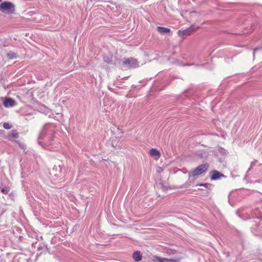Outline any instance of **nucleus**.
<instances>
[{"label":"nucleus","instance_id":"obj_1","mask_svg":"<svg viewBox=\"0 0 262 262\" xmlns=\"http://www.w3.org/2000/svg\"><path fill=\"white\" fill-rule=\"evenodd\" d=\"M15 6L10 2H4L0 5V11L8 14H12L14 12Z\"/></svg>","mask_w":262,"mask_h":262},{"label":"nucleus","instance_id":"obj_2","mask_svg":"<svg viewBox=\"0 0 262 262\" xmlns=\"http://www.w3.org/2000/svg\"><path fill=\"white\" fill-rule=\"evenodd\" d=\"M208 166V165L207 164H203L199 165L195 169L192 171L191 173H190L189 174V177H194L201 174L207 170Z\"/></svg>","mask_w":262,"mask_h":262},{"label":"nucleus","instance_id":"obj_3","mask_svg":"<svg viewBox=\"0 0 262 262\" xmlns=\"http://www.w3.org/2000/svg\"><path fill=\"white\" fill-rule=\"evenodd\" d=\"M122 64L127 65L129 68H136L139 67V62L135 58H124Z\"/></svg>","mask_w":262,"mask_h":262},{"label":"nucleus","instance_id":"obj_4","mask_svg":"<svg viewBox=\"0 0 262 262\" xmlns=\"http://www.w3.org/2000/svg\"><path fill=\"white\" fill-rule=\"evenodd\" d=\"M210 173H211L210 178H211V180H216L219 179L221 177H225V176L223 173L220 172L219 171H218L217 170L212 171L210 172Z\"/></svg>","mask_w":262,"mask_h":262},{"label":"nucleus","instance_id":"obj_5","mask_svg":"<svg viewBox=\"0 0 262 262\" xmlns=\"http://www.w3.org/2000/svg\"><path fill=\"white\" fill-rule=\"evenodd\" d=\"M154 261L155 262H178L177 259L162 258L158 256L154 257Z\"/></svg>","mask_w":262,"mask_h":262},{"label":"nucleus","instance_id":"obj_6","mask_svg":"<svg viewBox=\"0 0 262 262\" xmlns=\"http://www.w3.org/2000/svg\"><path fill=\"white\" fill-rule=\"evenodd\" d=\"M194 30H195L194 28H193L192 27H190L189 28L182 30V31H179V35L181 37H183L186 35H188L190 34V33L193 31Z\"/></svg>","mask_w":262,"mask_h":262},{"label":"nucleus","instance_id":"obj_7","mask_svg":"<svg viewBox=\"0 0 262 262\" xmlns=\"http://www.w3.org/2000/svg\"><path fill=\"white\" fill-rule=\"evenodd\" d=\"M4 105L6 107H12L16 104V102L11 98H6L4 101Z\"/></svg>","mask_w":262,"mask_h":262},{"label":"nucleus","instance_id":"obj_8","mask_svg":"<svg viewBox=\"0 0 262 262\" xmlns=\"http://www.w3.org/2000/svg\"><path fill=\"white\" fill-rule=\"evenodd\" d=\"M157 29L158 32L162 35L170 33L171 32L170 29L167 28L158 27Z\"/></svg>","mask_w":262,"mask_h":262},{"label":"nucleus","instance_id":"obj_9","mask_svg":"<svg viewBox=\"0 0 262 262\" xmlns=\"http://www.w3.org/2000/svg\"><path fill=\"white\" fill-rule=\"evenodd\" d=\"M133 258L136 261H139L142 259V255L139 251H136L133 254Z\"/></svg>","mask_w":262,"mask_h":262},{"label":"nucleus","instance_id":"obj_10","mask_svg":"<svg viewBox=\"0 0 262 262\" xmlns=\"http://www.w3.org/2000/svg\"><path fill=\"white\" fill-rule=\"evenodd\" d=\"M7 56L10 59H15L17 58V54L14 53V52L10 51L7 54Z\"/></svg>","mask_w":262,"mask_h":262},{"label":"nucleus","instance_id":"obj_11","mask_svg":"<svg viewBox=\"0 0 262 262\" xmlns=\"http://www.w3.org/2000/svg\"><path fill=\"white\" fill-rule=\"evenodd\" d=\"M150 155L151 156H159L160 152L156 149L151 148L150 150Z\"/></svg>","mask_w":262,"mask_h":262},{"label":"nucleus","instance_id":"obj_12","mask_svg":"<svg viewBox=\"0 0 262 262\" xmlns=\"http://www.w3.org/2000/svg\"><path fill=\"white\" fill-rule=\"evenodd\" d=\"M9 191H10V190L8 187H5L1 188V192L4 194H8V192H9Z\"/></svg>","mask_w":262,"mask_h":262},{"label":"nucleus","instance_id":"obj_13","mask_svg":"<svg viewBox=\"0 0 262 262\" xmlns=\"http://www.w3.org/2000/svg\"><path fill=\"white\" fill-rule=\"evenodd\" d=\"M11 135H12V137L14 138H18V134L16 130H12V132L11 133Z\"/></svg>","mask_w":262,"mask_h":262},{"label":"nucleus","instance_id":"obj_14","mask_svg":"<svg viewBox=\"0 0 262 262\" xmlns=\"http://www.w3.org/2000/svg\"><path fill=\"white\" fill-rule=\"evenodd\" d=\"M3 127L6 129H9L12 127V125L9 124L8 123L5 122L3 124Z\"/></svg>","mask_w":262,"mask_h":262},{"label":"nucleus","instance_id":"obj_15","mask_svg":"<svg viewBox=\"0 0 262 262\" xmlns=\"http://www.w3.org/2000/svg\"><path fill=\"white\" fill-rule=\"evenodd\" d=\"M15 142L19 145V147L21 148H22L23 149H26V145L24 144H23V143L19 142L18 141H15Z\"/></svg>","mask_w":262,"mask_h":262},{"label":"nucleus","instance_id":"obj_16","mask_svg":"<svg viewBox=\"0 0 262 262\" xmlns=\"http://www.w3.org/2000/svg\"><path fill=\"white\" fill-rule=\"evenodd\" d=\"M219 152L223 155H226L227 154V151L224 149L223 148L220 147L219 150Z\"/></svg>","mask_w":262,"mask_h":262},{"label":"nucleus","instance_id":"obj_17","mask_svg":"<svg viewBox=\"0 0 262 262\" xmlns=\"http://www.w3.org/2000/svg\"><path fill=\"white\" fill-rule=\"evenodd\" d=\"M104 60L107 63H110L112 61L111 58L110 57H104Z\"/></svg>","mask_w":262,"mask_h":262},{"label":"nucleus","instance_id":"obj_18","mask_svg":"<svg viewBox=\"0 0 262 262\" xmlns=\"http://www.w3.org/2000/svg\"><path fill=\"white\" fill-rule=\"evenodd\" d=\"M199 186L207 187L208 186H211V184L208 183H204L199 184Z\"/></svg>","mask_w":262,"mask_h":262},{"label":"nucleus","instance_id":"obj_19","mask_svg":"<svg viewBox=\"0 0 262 262\" xmlns=\"http://www.w3.org/2000/svg\"><path fill=\"white\" fill-rule=\"evenodd\" d=\"M262 50V46L260 48H255V49H254V50L253 51V56H255V53L256 51H257V50Z\"/></svg>","mask_w":262,"mask_h":262},{"label":"nucleus","instance_id":"obj_20","mask_svg":"<svg viewBox=\"0 0 262 262\" xmlns=\"http://www.w3.org/2000/svg\"><path fill=\"white\" fill-rule=\"evenodd\" d=\"M54 168H56V170L58 169V170H59V172H60V170H61V167H60V165H59V166H55V167H54Z\"/></svg>","mask_w":262,"mask_h":262},{"label":"nucleus","instance_id":"obj_21","mask_svg":"<svg viewBox=\"0 0 262 262\" xmlns=\"http://www.w3.org/2000/svg\"><path fill=\"white\" fill-rule=\"evenodd\" d=\"M1 2V0H0V3Z\"/></svg>","mask_w":262,"mask_h":262}]
</instances>
